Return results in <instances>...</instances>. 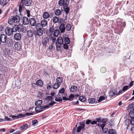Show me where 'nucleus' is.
Returning <instances> with one entry per match:
<instances>
[{"label": "nucleus", "instance_id": "6e6d98bb", "mask_svg": "<svg viewBox=\"0 0 134 134\" xmlns=\"http://www.w3.org/2000/svg\"><path fill=\"white\" fill-rule=\"evenodd\" d=\"M50 107V106L48 105H45L44 106H41V109H44H44H48Z\"/></svg>", "mask_w": 134, "mask_h": 134}, {"label": "nucleus", "instance_id": "49530a36", "mask_svg": "<svg viewBox=\"0 0 134 134\" xmlns=\"http://www.w3.org/2000/svg\"><path fill=\"white\" fill-rule=\"evenodd\" d=\"M74 98V96L73 94H71L69 97L68 98V100L71 101L73 100V99Z\"/></svg>", "mask_w": 134, "mask_h": 134}, {"label": "nucleus", "instance_id": "a19ab883", "mask_svg": "<svg viewBox=\"0 0 134 134\" xmlns=\"http://www.w3.org/2000/svg\"><path fill=\"white\" fill-rule=\"evenodd\" d=\"M59 20V18L58 17L54 16L53 18V21L54 23H55L58 22Z\"/></svg>", "mask_w": 134, "mask_h": 134}, {"label": "nucleus", "instance_id": "7ed1b4c3", "mask_svg": "<svg viewBox=\"0 0 134 134\" xmlns=\"http://www.w3.org/2000/svg\"><path fill=\"white\" fill-rule=\"evenodd\" d=\"M13 32H15L17 31L19 32H23L24 29L22 25H18L17 24H14L12 28Z\"/></svg>", "mask_w": 134, "mask_h": 134}, {"label": "nucleus", "instance_id": "a211bd4d", "mask_svg": "<svg viewBox=\"0 0 134 134\" xmlns=\"http://www.w3.org/2000/svg\"><path fill=\"white\" fill-rule=\"evenodd\" d=\"M116 91L115 90H113L110 91L109 94L110 96L113 97L115 95H116Z\"/></svg>", "mask_w": 134, "mask_h": 134}, {"label": "nucleus", "instance_id": "72a5a7b5", "mask_svg": "<svg viewBox=\"0 0 134 134\" xmlns=\"http://www.w3.org/2000/svg\"><path fill=\"white\" fill-rule=\"evenodd\" d=\"M59 31L58 30H55L54 31L53 33L54 36L57 37L59 34Z\"/></svg>", "mask_w": 134, "mask_h": 134}, {"label": "nucleus", "instance_id": "f257e3e1", "mask_svg": "<svg viewBox=\"0 0 134 134\" xmlns=\"http://www.w3.org/2000/svg\"><path fill=\"white\" fill-rule=\"evenodd\" d=\"M20 21V17L18 15L14 16H12L9 19L8 23L10 25H12L14 23H18Z\"/></svg>", "mask_w": 134, "mask_h": 134}, {"label": "nucleus", "instance_id": "052dcab7", "mask_svg": "<svg viewBox=\"0 0 134 134\" xmlns=\"http://www.w3.org/2000/svg\"><path fill=\"white\" fill-rule=\"evenodd\" d=\"M65 92V89L64 88H62V89L60 90L59 91V93L60 94H62L64 93Z\"/></svg>", "mask_w": 134, "mask_h": 134}, {"label": "nucleus", "instance_id": "0e129e2a", "mask_svg": "<svg viewBox=\"0 0 134 134\" xmlns=\"http://www.w3.org/2000/svg\"><path fill=\"white\" fill-rule=\"evenodd\" d=\"M18 115V117H19V118H21L25 116V114L24 115L22 114H19Z\"/></svg>", "mask_w": 134, "mask_h": 134}, {"label": "nucleus", "instance_id": "8fccbe9b", "mask_svg": "<svg viewBox=\"0 0 134 134\" xmlns=\"http://www.w3.org/2000/svg\"><path fill=\"white\" fill-rule=\"evenodd\" d=\"M107 70L106 68L105 67H102L100 69V71L102 73H104Z\"/></svg>", "mask_w": 134, "mask_h": 134}, {"label": "nucleus", "instance_id": "20e7f679", "mask_svg": "<svg viewBox=\"0 0 134 134\" xmlns=\"http://www.w3.org/2000/svg\"><path fill=\"white\" fill-rule=\"evenodd\" d=\"M134 106L133 103L130 104L128 106V110L130 111L129 115L130 118H134Z\"/></svg>", "mask_w": 134, "mask_h": 134}, {"label": "nucleus", "instance_id": "c85d7f7f", "mask_svg": "<svg viewBox=\"0 0 134 134\" xmlns=\"http://www.w3.org/2000/svg\"><path fill=\"white\" fill-rule=\"evenodd\" d=\"M54 28L53 26L51 25L50 26L49 31L51 34H53L54 31Z\"/></svg>", "mask_w": 134, "mask_h": 134}, {"label": "nucleus", "instance_id": "bf43d9fd", "mask_svg": "<svg viewBox=\"0 0 134 134\" xmlns=\"http://www.w3.org/2000/svg\"><path fill=\"white\" fill-rule=\"evenodd\" d=\"M131 118V119H130V124L132 125H134V117Z\"/></svg>", "mask_w": 134, "mask_h": 134}, {"label": "nucleus", "instance_id": "79ce46f5", "mask_svg": "<svg viewBox=\"0 0 134 134\" xmlns=\"http://www.w3.org/2000/svg\"><path fill=\"white\" fill-rule=\"evenodd\" d=\"M108 119L107 118H103L102 119L101 122L103 123V124H106L108 122Z\"/></svg>", "mask_w": 134, "mask_h": 134}, {"label": "nucleus", "instance_id": "4468645a", "mask_svg": "<svg viewBox=\"0 0 134 134\" xmlns=\"http://www.w3.org/2000/svg\"><path fill=\"white\" fill-rule=\"evenodd\" d=\"M59 29L61 33H64L65 31V25L63 23L61 24L59 26Z\"/></svg>", "mask_w": 134, "mask_h": 134}, {"label": "nucleus", "instance_id": "2f4dec72", "mask_svg": "<svg viewBox=\"0 0 134 134\" xmlns=\"http://www.w3.org/2000/svg\"><path fill=\"white\" fill-rule=\"evenodd\" d=\"M28 125L27 124H25L23 126L20 127V129L21 131H22L23 130H26L28 128Z\"/></svg>", "mask_w": 134, "mask_h": 134}, {"label": "nucleus", "instance_id": "a18cd8bd", "mask_svg": "<svg viewBox=\"0 0 134 134\" xmlns=\"http://www.w3.org/2000/svg\"><path fill=\"white\" fill-rule=\"evenodd\" d=\"M79 126L82 129H83L85 127V123L84 122H81L79 123Z\"/></svg>", "mask_w": 134, "mask_h": 134}, {"label": "nucleus", "instance_id": "f704fd0d", "mask_svg": "<svg viewBox=\"0 0 134 134\" xmlns=\"http://www.w3.org/2000/svg\"><path fill=\"white\" fill-rule=\"evenodd\" d=\"M58 3L60 6H64L65 0H59Z\"/></svg>", "mask_w": 134, "mask_h": 134}, {"label": "nucleus", "instance_id": "f8f14e48", "mask_svg": "<svg viewBox=\"0 0 134 134\" xmlns=\"http://www.w3.org/2000/svg\"><path fill=\"white\" fill-rule=\"evenodd\" d=\"M42 16L43 18L44 19L51 18L49 13L47 12H46L44 13Z\"/></svg>", "mask_w": 134, "mask_h": 134}, {"label": "nucleus", "instance_id": "39448f33", "mask_svg": "<svg viewBox=\"0 0 134 134\" xmlns=\"http://www.w3.org/2000/svg\"><path fill=\"white\" fill-rule=\"evenodd\" d=\"M13 31L12 28L9 27H6L5 30V33L8 36L11 35L13 34Z\"/></svg>", "mask_w": 134, "mask_h": 134}, {"label": "nucleus", "instance_id": "7c9ffc66", "mask_svg": "<svg viewBox=\"0 0 134 134\" xmlns=\"http://www.w3.org/2000/svg\"><path fill=\"white\" fill-rule=\"evenodd\" d=\"M61 44H59L57 43H56V48L57 50L58 51H60L62 50L61 49Z\"/></svg>", "mask_w": 134, "mask_h": 134}, {"label": "nucleus", "instance_id": "ddd939ff", "mask_svg": "<svg viewBox=\"0 0 134 134\" xmlns=\"http://www.w3.org/2000/svg\"><path fill=\"white\" fill-rule=\"evenodd\" d=\"M43 33L42 28H37L36 29V34L38 36H42Z\"/></svg>", "mask_w": 134, "mask_h": 134}, {"label": "nucleus", "instance_id": "412c9836", "mask_svg": "<svg viewBox=\"0 0 134 134\" xmlns=\"http://www.w3.org/2000/svg\"><path fill=\"white\" fill-rule=\"evenodd\" d=\"M41 107V105L36 107L35 108V110L37 113L41 112L44 110V109H42Z\"/></svg>", "mask_w": 134, "mask_h": 134}, {"label": "nucleus", "instance_id": "0eeeda50", "mask_svg": "<svg viewBox=\"0 0 134 134\" xmlns=\"http://www.w3.org/2000/svg\"><path fill=\"white\" fill-rule=\"evenodd\" d=\"M49 41V38L46 37L43 38L42 40V44L44 47H46L47 44Z\"/></svg>", "mask_w": 134, "mask_h": 134}, {"label": "nucleus", "instance_id": "6e6552de", "mask_svg": "<svg viewBox=\"0 0 134 134\" xmlns=\"http://www.w3.org/2000/svg\"><path fill=\"white\" fill-rule=\"evenodd\" d=\"M32 2V0H25L23 1V5L22 4H20L22 5L23 6L24 5L26 6H30L31 5Z\"/></svg>", "mask_w": 134, "mask_h": 134}, {"label": "nucleus", "instance_id": "37998d69", "mask_svg": "<svg viewBox=\"0 0 134 134\" xmlns=\"http://www.w3.org/2000/svg\"><path fill=\"white\" fill-rule=\"evenodd\" d=\"M98 126H100L101 127L102 129L103 130L105 125H106L105 124H100L99 123L96 124Z\"/></svg>", "mask_w": 134, "mask_h": 134}, {"label": "nucleus", "instance_id": "1a4fd4ad", "mask_svg": "<svg viewBox=\"0 0 134 134\" xmlns=\"http://www.w3.org/2000/svg\"><path fill=\"white\" fill-rule=\"evenodd\" d=\"M55 100L56 101L62 103V96L60 94H58L55 96Z\"/></svg>", "mask_w": 134, "mask_h": 134}, {"label": "nucleus", "instance_id": "09e8293b", "mask_svg": "<svg viewBox=\"0 0 134 134\" xmlns=\"http://www.w3.org/2000/svg\"><path fill=\"white\" fill-rule=\"evenodd\" d=\"M129 88V86H125L123 87L122 90V91L124 92L128 90Z\"/></svg>", "mask_w": 134, "mask_h": 134}, {"label": "nucleus", "instance_id": "aec40b11", "mask_svg": "<svg viewBox=\"0 0 134 134\" xmlns=\"http://www.w3.org/2000/svg\"><path fill=\"white\" fill-rule=\"evenodd\" d=\"M27 36L29 37H31L33 36L34 33L33 31L31 30H30L27 31Z\"/></svg>", "mask_w": 134, "mask_h": 134}, {"label": "nucleus", "instance_id": "2eb2a0df", "mask_svg": "<svg viewBox=\"0 0 134 134\" xmlns=\"http://www.w3.org/2000/svg\"><path fill=\"white\" fill-rule=\"evenodd\" d=\"M14 39L17 41H19L21 38V35L20 34L16 33L14 35Z\"/></svg>", "mask_w": 134, "mask_h": 134}, {"label": "nucleus", "instance_id": "393cba45", "mask_svg": "<svg viewBox=\"0 0 134 134\" xmlns=\"http://www.w3.org/2000/svg\"><path fill=\"white\" fill-rule=\"evenodd\" d=\"M130 119H126L125 121V125L127 126V129L130 125L131 124Z\"/></svg>", "mask_w": 134, "mask_h": 134}, {"label": "nucleus", "instance_id": "4d7b16f0", "mask_svg": "<svg viewBox=\"0 0 134 134\" xmlns=\"http://www.w3.org/2000/svg\"><path fill=\"white\" fill-rule=\"evenodd\" d=\"M50 41H52V43H53L55 42L56 38L54 37H53L52 36H51V37L50 38Z\"/></svg>", "mask_w": 134, "mask_h": 134}, {"label": "nucleus", "instance_id": "423d86ee", "mask_svg": "<svg viewBox=\"0 0 134 134\" xmlns=\"http://www.w3.org/2000/svg\"><path fill=\"white\" fill-rule=\"evenodd\" d=\"M15 49L17 51H20L21 49V43L19 42H16L14 45Z\"/></svg>", "mask_w": 134, "mask_h": 134}, {"label": "nucleus", "instance_id": "9b49d317", "mask_svg": "<svg viewBox=\"0 0 134 134\" xmlns=\"http://www.w3.org/2000/svg\"><path fill=\"white\" fill-rule=\"evenodd\" d=\"M7 36L4 34H2L1 35L0 38L1 42L2 43L5 42L7 40Z\"/></svg>", "mask_w": 134, "mask_h": 134}, {"label": "nucleus", "instance_id": "e2e57ef3", "mask_svg": "<svg viewBox=\"0 0 134 134\" xmlns=\"http://www.w3.org/2000/svg\"><path fill=\"white\" fill-rule=\"evenodd\" d=\"M67 43H65L63 44V48L66 49H67L68 48V46L67 45Z\"/></svg>", "mask_w": 134, "mask_h": 134}, {"label": "nucleus", "instance_id": "f03ea898", "mask_svg": "<svg viewBox=\"0 0 134 134\" xmlns=\"http://www.w3.org/2000/svg\"><path fill=\"white\" fill-rule=\"evenodd\" d=\"M44 102L46 104H48L50 107H52L53 105L57 103L53 101V97L51 96H47L45 98Z\"/></svg>", "mask_w": 134, "mask_h": 134}, {"label": "nucleus", "instance_id": "58836bf2", "mask_svg": "<svg viewBox=\"0 0 134 134\" xmlns=\"http://www.w3.org/2000/svg\"><path fill=\"white\" fill-rule=\"evenodd\" d=\"M60 84L57 82L54 83L53 86V88L55 89H57L60 86Z\"/></svg>", "mask_w": 134, "mask_h": 134}, {"label": "nucleus", "instance_id": "dca6fc26", "mask_svg": "<svg viewBox=\"0 0 134 134\" xmlns=\"http://www.w3.org/2000/svg\"><path fill=\"white\" fill-rule=\"evenodd\" d=\"M29 20L26 17H24L23 19V24L24 25H26L28 24L29 23Z\"/></svg>", "mask_w": 134, "mask_h": 134}, {"label": "nucleus", "instance_id": "cd10ccee", "mask_svg": "<svg viewBox=\"0 0 134 134\" xmlns=\"http://www.w3.org/2000/svg\"><path fill=\"white\" fill-rule=\"evenodd\" d=\"M77 87L75 86H71L70 88V92H75L77 89Z\"/></svg>", "mask_w": 134, "mask_h": 134}, {"label": "nucleus", "instance_id": "603ef678", "mask_svg": "<svg viewBox=\"0 0 134 134\" xmlns=\"http://www.w3.org/2000/svg\"><path fill=\"white\" fill-rule=\"evenodd\" d=\"M105 98L104 96H101L99 98L98 100V102L99 103L101 102L102 100L105 99Z\"/></svg>", "mask_w": 134, "mask_h": 134}, {"label": "nucleus", "instance_id": "e433bc0d", "mask_svg": "<svg viewBox=\"0 0 134 134\" xmlns=\"http://www.w3.org/2000/svg\"><path fill=\"white\" fill-rule=\"evenodd\" d=\"M71 26L70 24L68 23L65 27V29L67 31H69L71 30Z\"/></svg>", "mask_w": 134, "mask_h": 134}, {"label": "nucleus", "instance_id": "6ab92c4d", "mask_svg": "<svg viewBox=\"0 0 134 134\" xmlns=\"http://www.w3.org/2000/svg\"><path fill=\"white\" fill-rule=\"evenodd\" d=\"M67 4L66 3L63 6V8L66 14H68L70 11V8L68 7H67Z\"/></svg>", "mask_w": 134, "mask_h": 134}, {"label": "nucleus", "instance_id": "c03bdc74", "mask_svg": "<svg viewBox=\"0 0 134 134\" xmlns=\"http://www.w3.org/2000/svg\"><path fill=\"white\" fill-rule=\"evenodd\" d=\"M7 43L8 44H9L10 46L13 45L14 42L11 39H9L7 40Z\"/></svg>", "mask_w": 134, "mask_h": 134}, {"label": "nucleus", "instance_id": "774afa93", "mask_svg": "<svg viewBox=\"0 0 134 134\" xmlns=\"http://www.w3.org/2000/svg\"><path fill=\"white\" fill-rule=\"evenodd\" d=\"M26 13L27 14V17H29L30 16V11L29 10H26Z\"/></svg>", "mask_w": 134, "mask_h": 134}, {"label": "nucleus", "instance_id": "13d9d810", "mask_svg": "<svg viewBox=\"0 0 134 134\" xmlns=\"http://www.w3.org/2000/svg\"><path fill=\"white\" fill-rule=\"evenodd\" d=\"M24 7V6H23L21 4H20V5H19V12L20 13L22 11V7Z\"/></svg>", "mask_w": 134, "mask_h": 134}, {"label": "nucleus", "instance_id": "9d476101", "mask_svg": "<svg viewBox=\"0 0 134 134\" xmlns=\"http://www.w3.org/2000/svg\"><path fill=\"white\" fill-rule=\"evenodd\" d=\"M29 22L31 26H35L36 25V21L35 19L34 18H30Z\"/></svg>", "mask_w": 134, "mask_h": 134}, {"label": "nucleus", "instance_id": "ea45409f", "mask_svg": "<svg viewBox=\"0 0 134 134\" xmlns=\"http://www.w3.org/2000/svg\"><path fill=\"white\" fill-rule=\"evenodd\" d=\"M109 134H116V131L113 129H109Z\"/></svg>", "mask_w": 134, "mask_h": 134}, {"label": "nucleus", "instance_id": "c756f323", "mask_svg": "<svg viewBox=\"0 0 134 134\" xmlns=\"http://www.w3.org/2000/svg\"><path fill=\"white\" fill-rule=\"evenodd\" d=\"M55 14L57 16L60 15L62 13V12L60 9H56L54 11Z\"/></svg>", "mask_w": 134, "mask_h": 134}, {"label": "nucleus", "instance_id": "5fc2aeb1", "mask_svg": "<svg viewBox=\"0 0 134 134\" xmlns=\"http://www.w3.org/2000/svg\"><path fill=\"white\" fill-rule=\"evenodd\" d=\"M41 23H37V24H36V26H35L36 27V28H42V25H41Z\"/></svg>", "mask_w": 134, "mask_h": 134}, {"label": "nucleus", "instance_id": "864d4df0", "mask_svg": "<svg viewBox=\"0 0 134 134\" xmlns=\"http://www.w3.org/2000/svg\"><path fill=\"white\" fill-rule=\"evenodd\" d=\"M38 123V121L37 120L35 119L32 121V125L34 126H35V125Z\"/></svg>", "mask_w": 134, "mask_h": 134}, {"label": "nucleus", "instance_id": "b1692460", "mask_svg": "<svg viewBox=\"0 0 134 134\" xmlns=\"http://www.w3.org/2000/svg\"><path fill=\"white\" fill-rule=\"evenodd\" d=\"M56 81L57 83L60 85L63 82V79L60 77H58L56 79Z\"/></svg>", "mask_w": 134, "mask_h": 134}, {"label": "nucleus", "instance_id": "4c0bfd02", "mask_svg": "<svg viewBox=\"0 0 134 134\" xmlns=\"http://www.w3.org/2000/svg\"><path fill=\"white\" fill-rule=\"evenodd\" d=\"M88 101L90 103L92 104L96 102V100L95 99L92 98L88 99Z\"/></svg>", "mask_w": 134, "mask_h": 134}, {"label": "nucleus", "instance_id": "bb28decb", "mask_svg": "<svg viewBox=\"0 0 134 134\" xmlns=\"http://www.w3.org/2000/svg\"><path fill=\"white\" fill-rule=\"evenodd\" d=\"M79 99L80 101L82 102H85L86 100V97L84 96H80Z\"/></svg>", "mask_w": 134, "mask_h": 134}, {"label": "nucleus", "instance_id": "c9c22d12", "mask_svg": "<svg viewBox=\"0 0 134 134\" xmlns=\"http://www.w3.org/2000/svg\"><path fill=\"white\" fill-rule=\"evenodd\" d=\"M42 103V100H38L36 101L35 102V105L36 106L40 105Z\"/></svg>", "mask_w": 134, "mask_h": 134}, {"label": "nucleus", "instance_id": "a878e982", "mask_svg": "<svg viewBox=\"0 0 134 134\" xmlns=\"http://www.w3.org/2000/svg\"><path fill=\"white\" fill-rule=\"evenodd\" d=\"M57 43L60 44H63L64 41L62 38L61 37H59L57 40Z\"/></svg>", "mask_w": 134, "mask_h": 134}, {"label": "nucleus", "instance_id": "69168bd1", "mask_svg": "<svg viewBox=\"0 0 134 134\" xmlns=\"http://www.w3.org/2000/svg\"><path fill=\"white\" fill-rule=\"evenodd\" d=\"M12 118L14 119H17L19 118V117H18V115H12Z\"/></svg>", "mask_w": 134, "mask_h": 134}, {"label": "nucleus", "instance_id": "f3484780", "mask_svg": "<svg viewBox=\"0 0 134 134\" xmlns=\"http://www.w3.org/2000/svg\"><path fill=\"white\" fill-rule=\"evenodd\" d=\"M41 23L42 27L46 26L48 25L47 21L46 19H44L42 20L41 21Z\"/></svg>", "mask_w": 134, "mask_h": 134}, {"label": "nucleus", "instance_id": "de8ad7c7", "mask_svg": "<svg viewBox=\"0 0 134 134\" xmlns=\"http://www.w3.org/2000/svg\"><path fill=\"white\" fill-rule=\"evenodd\" d=\"M52 87V85L51 82L50 81V82L47 83V90H50Z\"/></svg>", "mask_w": 134, "mask_h": 134}, {"label": "nucleus", "instance_id": "338daca9", "mask_svg": "<svg viewBox=\"0 0 134 134\" xmlns=\"http://www.w3.org/2000/svg\"><path fill=\"white\" fill-rule=\"evenodd\" d=\"M82 129L79 126L77 128V131L78 133H79L81 131V129Z\"/></svg>", "mask_w": 134, "mask_h": 134}, {"label": "nucleus", "instance_id": "680f3d73", "mask_svg": "<svg viewBox=\"0 0 134 134\" xmlns=\"http://www.w3.org/2000/svg\"><path fill=\"white\" fill-rule=\"evenodd\" d=\"M34 113H35L34 112H32L31 113H26L25 115V116H29L31 115H33L34 114Z\"/></svg>", "mask_w": 134, "mask_h": 134}, {"label": "nucleus", "instance_id": "473e14b6", "mask_svg": "<svg viewBox=\"0 0 134 134\" xmlns=\"http://www.w3.org/2000/svg\"><path fill=\"white\" fill-rule=\"evenodd\" d=\"M64 41L65 43L69 44L70 43V40L69 38L68 37H66L64 38Z\"/></svg>", "mask_w": 134, "mask_h": 134}, {"label": "nucleus", "instance_id": "5701e85b", "mask_svg": "<svg viewBox=\"0 0 134 134\" xmlns=\"http://www.w3.org/2000/svg\"><path fill=\"white\" fill-rule=\"evenodd\" d=\"M7 0H0V4L4 7L8 3Z\"/></svg>", "mask_w": 134, "mask_h": 134}, {"label": "nucleus", "instance_id": "3c124183", "mask_svg": "<svg viewBox=\"0 0 134 134\" xmlns=\"http://www.w3.org/2000/svg\"><path fill=\"white\" fill-rule=\"evenodd\" d=\"M126 26V23L125 22H123L121 23V25L120 26L122 31L123 30V29Z\"/></svg>", "mask_w": 134, "mask_h": 134}, {"label": "nucleus", "instance_id": "4be33fe9", "mask_svg": "<svg viewBox=\"0 0 134 134\" xmlns=\"http://www.w3.org/2000/svg\"><path fill=\"white\" fill-rule=\"evenodd\" d=\"M36 84L37 86L42 87L43 85V82L41 80H39L36 81Z\"/></svg>", "mask_w": 134, "mask_h": 134}]
</instances>
